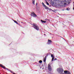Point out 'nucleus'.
<instances>
[{"label":"nucleus","mask_w":74,"mask_h":74,"mask_svg":"<svg viewBox=\"0 0 74 74\" xmlns=\"http://www.w3.org/2000/svg\"><path fill=\"white\" fill-rule=\"evenodd\" d=\"M51 22H52V21L51 20Z\"/></svg>","instance_id":"obj_25"},{"label":"nucleus","mask_w":74,"mask_h":74,"mask_svg":"<svg viewBox=\"0 0 74 74\" xmlns=\"http://www.w3.org/2000/svg\"><path fill=\"white\" fill-rule=\"evenodd\" d=\"M57 60V59L56 58L54 59V60Z\"/></svg>","instance_id":"obj_21"},{"label":"nucleus","mask_w":74,"mask_h":74,"mask_svg":"<svg viewBox=\"0 0 74 74\" xmlns=\"http://www.w3.org/2000/svg\"><path fill=\"white\" fill-rule=\"evenodd\" d=\"M33 26H34V29H36V30H39V26H37V25L34 23H33Z\"/></svg>","instance_id":"obj_2"},{"label":"nucleus","mask_w":74,"mask_h":74,"mask_svg":"<svg viewBox=\"0 0 74 74\" xmlns=\"http://www.w3.org/2000/svg\"><path fill=\"white\" fill-rule=\"evenodd\" d=\"M0 66H1V67H2V68H3V69H5V67H4V66H3V65L0 64Z\"/></svg>","instance_id":"obj_9"},{"label":"nucleus","mask_w":74,"mask_h":74,"mask_svg":"<svg viewBox=\"0 0 74 74\" xmlns=\"http://www.w3.org/2000/svg\"><path fill=\"white\" fill-rule=\"evenodd\" d=\"M44 35H45V34Z\"/></svg>","instance_id":"obj_28"},{"label":"nucleus","mask_w":74,"mask_h":74,"mask_svg":"<svg viewBox=\"0 0 74 74\" xmlns=\"http://www.w3.org/2000/svg\"><path fill=\"white\" fill-rule=\"evenodd\" d=\"M52 2V4H54L53 2H53Z\"/></svg>","instance_id":"obj_22"},{"label":"nucleus","mask_w":74,"mask_h":74,"mask_svg":"<svg viewBox=\"0 0 74 74\" xmlns=\"http://www.w3.org/2000/svg\"><path fill=\"white\" fill-rule=\"evenodd\" d=\"M57 71L59 73H62L63 72V69L61 68H58L57 69Z\"/></svg>","instance_id":"obj_3"},{"label":"nucleus","mask_w":74,"mask_h":74,"mask_svg":"<svg viewBox=\"0 0 74 74\" xmlns=\"http://www.w3.org/2000/svg\"><path fill=\"white\" fill-rule=\"evenodd\" d=\"M35 2V0H32V3L34 5V3Z\"/></svg>","instance_id":"obj_13"},{"label":"nucleus","mask_w":74,"mask_h":74,"mask_svg":"<svg viewBox=\"0 0 74 74\" xmlns=\"http://www.w3.org/2000/svg\"><path fill=\"white\" fill-rule=\"evenodd\" d=\"M60 2L62 5L64 6V7H65L67 5V4H70V3L69 0H64V1L61 0Z\"/></svg>","instance_id":"obj_1"},{"label":"nucleus","mask_w":74,"mask_h":74,"mask_svg":"<svg viewBox=\"0 0 74 74\" xmlns=\"http://www.w3.org/2000/svg\"><path fill=\"white\" fill-rule=\"evenodd\" d=\"M7 70H8V69H7Z\"/></svg>","instance_id":"obj_26"},{"label":"nucleus","mask_w":74,"mask_h":74,"mask_svg":"<svg viewBox=\"0 0 74 74\" xmlns=\"http://www.w3.org/2000/svg\"><path fill=\"white\" fill-rule=\"evenodd\" d=\"M40 21L42 23H46V21H44L42 20H41Z\"/></svg>","instance_id":"obj_10"},{"label":"nucleus","mask_w":74,"mask_h":74,"mask_svg":"<svg viewBox=\"0 0 74 74\" xmlns=\"http://www.w3.org/2000/svg\"><path fill=\"white\" fill-rule=\"evenodd\" d=\"M68 72V71H64V73H67V72Z\"/></svg>","instance_id":"obj_14"},{"label":"nucleus","mask_w":74,"mask_h":74,"mask_svg":"<svg viewBox=\"0 0 74 74\" xmlns=\"http://www.w3.org/2000/svg\"><path fill=\"white\" fill-rule=\"evenodd\" d=\"M73 10H74V8H73Z\"/></svg>","instance_id":"obj_23"},{"label":"nucleus","mask_w":74,"mask_h":74,"mask_svg":"<svg viewBox=\"0 0 74 74\" xmlns=\"http://www.w3.org/2000/svg\"><path fill=\"white\" fill-rule=\"evenodd\" d=\"M44 7H45V9H48V7L46 6L45 5H44Z\"/></svg>","instance_id":"obj_12"},{"label":"nucleus","mask_w":74,"mask_h":74,"mask_svg":"<svg viewBox=\"0 0 74 74\" xmlns=\"http://www.w3.org/2000/svg\"><path fill=\"white\" fill-rule=\"evenodd\" d=\"M51 43H52V41L48 39L47 42V43L48 44H51Z\"/></svg>","instance_id":"obj_6"},{"label":"nucleus","mask_w":74,"mask_h":74,"mask_svg":"<svg viewBox=\"0 0 74 74\" xmlns=\"http://www.w3.org/2000/svg\"><path fill=\"white\" fill-rule=\"evenodd\" d=\"M73 3H74V2H73Z\"/></svg>","instance_id":"obj_30"},{"label":"nucleus","mask_w":74,"mask_h":74,"mask_svg":"<svg viewBox=\"0 0 74 74\" xmlns=\"http://www.w3.org/2000/svg\"><path fill=\"white\" fill-rule=\"evenodd\" d=\"M31 16H33V17H36L37 16V15L35 14L34 12H33L31 14Z\"/></svg>","instance_id":"obj_4"},{"label":"nucleus","mask_w":74,"mask_h":74,"mask_svg":"<svg viewBox=\"0 0 74 74\" xmlns=\"http://www.w3.org/2000/svg\"><path fill=\"white\" fill-rule=\"evenodd\" d=\"M46 3H47V5H49V3H48V2H46Z\"/></svg>","instance_id":"obj_18"},{"label":"nucleus","mask_w":74,"mask_h":74,"mask_svg":"<svg viewBox=\"0 0 74 74\" xmlns=\"http://www.w3.org/2000/svg\"><path fill=\"white\" fill-rule=\"evenodd\" d=\"M42 4L43 5V7H44V5H45L43 2L42 3Z\"/></svg>","instance_id":"obj_17"},{"label":"nucleus","mask_w":74,"mask_h":74,"mask_svg":"<svg viewBox=\"0 0 74 74\" xmlns=\"http://www.w3.org/2000/svg\"><path fill=\"white\" fill-rule=\"evenodd\" d=\"M45 21H47V22H51V21H50V19H45Z\"/></svg>","instance_id":"obj_8"},{"label":"nucleus","mask_w":74,"mask_h":74,"mask_svg":"<svg viewBox=\"0 0 74 74\" xmlns=\"http://www.w3.org/2000/svg\"><path fill=\"white\" fill-rule=\"evenodd\" d=\"M5 69H6V70H7V68H6Z\"/></svg>","instance_id":"obj_27"},{"label":"nucleus","mask_w":74,"mask_h":74,"mask_svg":"<svg viewBox=\"0 0 74 74\" xmlns=\"http://www.w3.org/2000/svg\"><path fill=\"white\" fill-rule=\"evenodd\" d=\"M48 54H47V56H48Z\"/></svg>","instance_id":"obj_24"},{"label":"nucleus","mask_w":74,"mask_h":74,"mask_svg":"<svg viewBox=\"0 0 74 74\" xmlns=\"http://www.w3.org/2000/svg\"><path fill=\"white\" fill-rule=\"evenodd\" d=\"M51 58H52V62H53V60H54V57L52 55H51Z\"/></svg>","instance_id":"obj_7"},{"label":"nucleus","mask_w":74,"mask_h":74,"mask_svg":"<svg viewBox=\"0 0 74 74\" xmlns=\"http://www.w3.org/2000/svg\"><path fill=\"white\" fill-rule=\"evenodd\" d=\"M13 21H14V22L15 23H16V24H17V25H18V23L17 22V21H16L14 20H13Z\"/></svg>","instance_id":"obj_11"},{"label":"nucleus","mask_w":74,"mask_h":74,"mask_svg":"<svg viewBox=\"0 0 74 74\" xmlns=\"http://www.w3.org/2000/svg\"><path fill=\"white\" fill-rule=\"evenodd\" d=\"M45 57H46V56Z\"/></svg>","instance_id":"obj_29"},{"label":"nucleus","mask_w":74,"mask_h":74,"mask_svg":"<svg viewBox=\"0 0 74 74\" xmlns=\"http://www.w3.org/2000/svg\"><path fill=\"white\" fill-rule=\"evenodd\" d=\"M46 60H45V59H44V62H45Z\"/></svg>","instance_id":"obj_19"},{"label":"nucleus","mask_w":74,"mask_h":74,"mask_svg":"<svg viewBox=\"0 0 74 74\" xmlns=\"http://www.w3.org/2000/svg\"><path fill=\"white\" fill-rule=\"evenodd\" d=\"M66 10H67L68 11H69V8H67V9H66Z\"/></svg>","instance_id":"obj_20"},{"label":"nucleus","mask_w":74,"mask_h":74,"mask_svg":"<svg viewBox=\"0 0 74 74\" xmlns=\"http://www.w3.org/2000/svg\"><path fill=\"white\" fill-rule=\"evenodd\" d=\"M67 74H70V73L69 71H68L67 72Z\"/></svg>","instance_id":"obj_16"},{"label":"nucleus","mask_w":74,"mask_h":74,"mask_svg":"<svg viewBox=\"0 0 74 74\" xmlns=\"http://www.w3.org/2000/svg\"><path fill=\"white\" fill-rule=\"evenodd\" d=\"M48 69L50 71H51L52 70V68L49 64L48 65Z\"/></svg>","instance_id":"obj_5"},{"label":"nucleus","mask_w":74,"mask_h":74,"mask_svg":"<svg viewBox=\"0 0 74 74\" xmlns=\"http://www.w3.org/2000/svg\"><path fill=\"white\" fill-rule=\"evenodd\" d=\"M39 63H42V60H40L39 62Z\"/></svg>","instance_id":"obj_15"}]
</instances>
